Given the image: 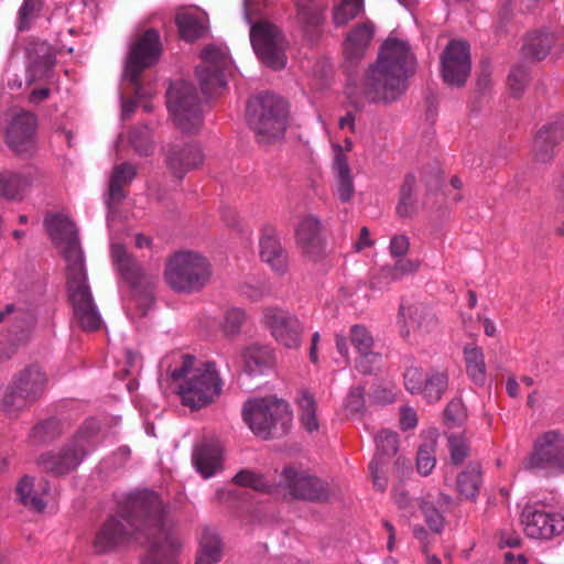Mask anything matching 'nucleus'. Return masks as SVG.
<instances>
[{
	"label": "nucleus",
	"instance_id": "f257e3e1",
	"mask_svg": "<svg viewBox=\"0 0 564 564\" xmlns=\"http://www.w3.org/2000/svg\"><path fill=\"white\" fill-rule=\"evenodd\" d=\"M129 511L108 519L97 532L94 549L98 553L115 551L135 539L149 546L143 564H176L173 556L182 543L164 519V507L153 491H141L129 499Z\"/></svg>",
	"mask_w": 564,
	"mask_h": 564
},
{
	"label": "nucleus",
	"instance_id": "f03ea898",
	"mask_svg": "<svg viewBox=\"0 0 564 564\" xmlns=\"http://www.w3.org/2000/svg\"><path fill=\"white\" fill-rule=\"evenodd\" d=\"M44 224L66 262V286L74 321L87 332L99 329L102 319L88 285L85 259L75 225L63 215L47 216Z\"/></svg>",
	"mask_w": 564,
	"mask_h": 564
},
{
	"label": "nucleus",
	"instance_id": "7ed1b4c3",
	"mask_svg": "<svg viewBox=\"0 0 564 564\" xmlns=\"http://www.w3.org/2000/svg\"><path fill=\"white\" fill-rule=\"evenodd\" d=\"M415 58L406 42L388 37L380 47L376 63L369 65L361 83L349 93L356 104H390L406 90Z\"/></svg>",
	"mask_w": 564,
	"mask_h": 564
},
{
	"label": "nucleus",
	"instance_id": "20e7f679",
	"mask_svg": "<svg viewBox=\"0 0 564 564\" xmlns=\"http://www.w3.org/2000/svg\"><path fill=\"white\" fill-rule=\"evenodd\" d=\"M171 358L174 365H169L167 373L183 405L199 410L219 398L223 380L215 362L182 354H173Z\"/></svg>",
	"mask_w": 564,
	"mask_h": 564
},
{
	"label": "nucleus",
	"instance_id": "39448f33",
	"mask_svg": "<svg viewBox=\"0 0 564 564\" xmlns=\"http://www.w3.org/2000/svg\"><path fill=\"white\" fill-rule=\"evenodd\" d=\"M243 420L256 435L269 438L288 431L292 413L285 401L265 397L250 400L245 404Z\"/></svg>",
	"mask_w": 564,
	"mask_h": 564
},
{
	"label": "nucleus",
	"instance_id": "423d86ee",
	"mask_svg": "<svg viewBox=\"0 0 564 564\" xmlns=\"http://www.w3.org/2000/svg\"><path fill=\"white\" fill-rule=\"evenodd\" d=\"M213 274L209 260L196 251H181L167 262L165 279L175 291L192 293L202 290Z\"/></svg>",
	"mask_w": 564,
	"mask_h": 564
},
{
	"label": "nucleus",
	"instance_id": "0eeeda50",
	"mask_svg": "<svg viewBox=\"0 0 564 564\" xmlns=\"http://www.w3.org/2000/svg\"><path fill=\"white\" fill-rule=\"evenodd\" d=\"M247 118L249 126L259 137L260 142L281 138L286 129L288 108L283 99L264 95L248 102Z\"/></svg>",
	"mask_w": 564,
	"mask_h": 564
},
{
	"label": "nucleus",
	"instance_id": "6e6552de",
	"mask_svg": "<svg viewBox=\"0 0 564 564\" xmlns=\"http://www.w3.org/2000/svg\"><path fill=\"white\" fill-rule=\"evenodd\" d=\"M46 384L45 375L37 367H30L13 378L0 397V412L15 417L18 412L35 402Z\"/></svg>",
	"mask_w": 564,
	"mask_h": 564
},
{
	"label": "nucleus",
	"instance_id": "1a4fd4ad",
	"mask_svg": "<svg viewBox=\"0 0 564 564\" xmlns=\"http://www.w3.org/2000/svg\"><path fill=\"white\" fill-rule=\"evenodd\" d=\"M250 42L259 59L272 69L285 66L288 42L281 29L268 20L250 26Z\"/></svg>",
	"mask_w": 564,
	"mask_h": 564
},
{
	"label": "nucleus",
	"instance_id": "9d476101",
	"mask_svg": "<svg viewBox=\"0 0 564 564\" xmlns=\"http://www.w3.org/2000/svg\"><path fill=\"white\" fill-rule=\"evenodd\" d=\"M167 107L178 128L185 132L196 130L202 123L198 96L192 84L174 82L166 94Z\"/></svg>",
	"mask_w": 564,
	"mask_h": 564
},
{
	"label": "nucleus",
	"instance_id": "9b49d317",
	"mask_svg": "<svg viewBox=\"0 0 564 564\" xmlns=\"http://www.w3.org/2000/svg\"><path fill=\"white\" fill-rule=\"evenodd\" d=\"M261 324L283 348L297 350L302 346L305 327L295 314L278 306H269L262 311Z\"/></svg>",
	"mask_w": 564,
	"mask_h": 564
},
{
	"label": "nucleus",
	"instance_id": "f8f14e48",
	"mask_svg": "<svg viewBox=\"0 0 564 564\" xmlns=\"http://www.w3.org/2000/svg\"><path fill=\"white\" fill-rule=\"evenodd\" d=\"M524 467L529 470L564 473V435L557 431H547L536 437Z\"/></svg>",
	"mask_w": 564,
	"mask_h": 564
},
{
	"label": "nucleus",
	"instance_id": "ddd939ff",
	"mask_svg": "<svg viewBox=\"0 0 564 564\" xmlns=\"http://www.w3.org/2000/svg\"><path fill=\"white\" fill-rule=\"evenodd\" d=\"M403 377L405 389L411 394L421 395L427 403L438 402L448 389V371L442 367L424 371L417 366H410Z\"/></svg>",
	"mask_w": 564,
	"mask_h": 564
},
{
	"label": "nucleus",
	"instance_id": "4468645a",
	"mask_svg": "<svg viewBox=\"0 0 564 564\" xmlns=\"http://www.w3.org/2000/svg\"><path fill=\"white\" fill-rule=\"evenodd\" d=\"M91 425H95L91 423ZM96 432L95 426H85L74 438L73 443L59 453H46L40 456L39 464L55 474H67L75 469L94 445L90 436Z\"/></svg>",
	"mask_w": 564,
	"mask_h": 564
},
{
	"label": "nucleus",
	"instance_id": "2eb2a0df",
	"mask_svg": "<svg viewBox=\"0 0 564 564\" xmlns=\"http://www.w3.org/2000/svg\"><path fill=\"white\" fill-rule=\"evenodd\" d=\"M200 58L196 75L203 93L213 96L226 85L225 72L230 64L228 52L224 47L209 45L202 51Z\"/></svg>",
	"mask_w": 564,
	"mask_h": 564
},
{
	"label": "nucleus",
	"instance_id": "dca6fc26",
	"mask_svg": "<svg viewBox=\"0 0 564 564\" xmlns=\"http://www.w3.org/2000/svg\"><path fill=\"white\" fill-rule=\"evenodd\" d=\"M441 76L452 87H463L471 70L469 45L464 41H451L440 56Z\"/></svg>",
	"mask_w": 564,
	"mask_h": 564
},
{
	"label": "nucleus",
	"instance_id": "f3484780",
	"mask_svg": "<svg viewBox=\"0 0 564 564\" xmlns=\"http://www.w3.org/2000/svg\"><path fill=\"white\" fill-rule=\"evenodd\" d=\"M161 54L159 33L150 29L144 32L130 47L124 66V77L137 83L139 74L153 65Z\"/></svg>",
	"mask_w": 564,
	"mask_h": 564
},
{
	"label": "nucleus",
	"instance_id": "a211bd4d",
	"mask_svg": "<svg viewBox=\"0 0 564 564\" xmlns=\"http://www.w3.org/2000/svg\"><path fill=\"white\" fill-rule=\"evenodd\" d=\"M521 524L529 538L547 540L564 531V517L539 509L535 505H525L521 513Z\"/></svg>",
	"mask_w": 564,
	"mask_h": 564
},
{
	"label": "nucleus",
	"instance_id": "6ab92c4d",
	"mask_svg": "<svg viewBox=\"0 0 564 564\" xmlns=\"http://www.w3.org/2000/svg\"><path fill=\"white\" fill-rule=\"evenodd\" d=\"M321 230V220L314 215L302 217L295 229L297 248L303 257L313 262L322 261L327 254Z\"/></svg>",
	"mask_w": 564,
	"mask_h": 564
},
{
	"label": "nucleus",
	"instance_id": "aec40b11",
	"mask_svg": "<svg viewBox=\"0 0 564 564\" xmlns=\"http://www.w3.org/2000/svg\"><path fill=\"white\" fill-rule=\"evenodd\" d=\"M50 484L42 476L24 475L14 486V501L28 510L42 513L48 505Z\"/></svg>",
	"mask_w": 564,
	"mask_h": 564
},
{
	"label": "nucleus",
	"instance_id": "412c9836",
	"mask_svg": "<svg viewBox=\"0 0 564 564\" xmlns=\"http://www.w3.org/2000/svg\"><path fill=\"white\" fill-rule=\"evenodd\" d=\"M280 481L294 498L314 501L327 498V486L324 481L293 467L283 469Z\"/></svg>",
	"mask_w": 564,
	"mask_h": 564
},
{
	"label": "nucleus",
	"instance_id": "4be33fe9",
	"mask_svg": "<svg viewBox=\"0 0 564 564\" xmlns=\"http://www.w3.org/2000/svg\"><path fill=\"white\" fill-rule=\"evenodd\" d=\"M36 119L30 112H20L11 119L6 132L9 148L18 154H30L36 148Z\"/></svg>",
	"mask_w": 564,
	"mask_h": 564
},
{
	"label": "nucleus",
	"instance_id": "5701e85b",
	"mask_svg": "<svg viewBox=\"0 0 564 564\" xmlns=\"http://www.w3.org/2000/svg\"><path fill=\"white\" fill-rule=\"evenodd\" d=\"M111 258L123 279L137 291H145L147 299L154 285L155 278L143 272L139 263L132 259L119 243L111 245Z\"/></svg>",
	"mask_w": 564,
	"mask_h": 564
},
{
	"label": "nucleus",
	"instance_id": "b1692460",
	"mask_svg": "<svg viewBox=\"0 0 564 564\" xmlns=\"http://www.w3.org/2000/svg\"><path fill=\"white\" fill-rule=\"evenodd\" d=\"M377 453L369 463V469L372 476L373 486L383 490L387 486L384 477L380 476V470L388 459L397 454L398 435L391 431H381L375 438Z\"/></svg>",
	"mask_w": 564,
	"mask_h": 564
},
{
	"label": "nucleus",
	"instance_id": "393cba45",
	"mask_svg": "<svg viewBox=\"0 0 564 564\" xmlns=\"http://www.w3.org/2000/svg\"><path fill=\"white\" fill-rule=\"evenodd\" d=\"M260 257L273 271L283 274L288 269L286 254L275 228L264 226L259 239Z\"/></svg>",
	"mask_w": 564,
	"mask_h": 564
},
{
	"label": "nucleus",
	"instance_id": "a878e982",
	"mask_svg": "<svg viewBox=\"0 0 564 564\" xmlns=\"http://www.w3.org/2000/svg\"><path fill=\"white\" fill-rule=\"evenodd\" d=\"M333 172L335 175V188L338 199L347 203L355 193L354 177L348 163V156L339 145H333Z\"/></svg>",
	"mask_w": 564,
	"mask_h": 564
},
{
	"label": "nucleus",
	"instance_id": "bb28decb",
	"mask_svg": "<svg viewBox=\"0 0 564 564\" xmlns=\"http://www.w3.org/2000/svg\"><path fill=\"white\" fill-rule=\"evenodd\" d=\"M373 24L365 22L354 28L346 36L344 42V56L350 63L360 61L373 37Z\"/></svg>",
	"mask_w": 564,
	"mask_h": 564
},
{
	"label": "nucleus",
	"instance_id": "cd10ccee",
	"mask_svg": "<svg viewBox=\"0 0 564 564\" xmlns=\"http://www.w3.org/2000/svg\"><path fill=\"white\" fill-rule=\"evenodd\" d=\"M564 139V124L553 123L542 128L533 142V152L539 162L550 161L555 152V148Z\"/></svg>",
	"mask_w": 564,
	"mask_h": 564
},
{
	"label": "nucleus",
	"instance_id": "c85d7f7f",
	"mask_svg": "<svg viewBox=\"0 0 564 564\" xmlns=\"http://www.w3.org/2000/svg\"><path fill=\"white\" fill-rule=\"evenodd\" d=\"M241 358L245 369L250 375H258L271 368L275 362L274 350L267 345L251 344L247 346Z\"/></svg>",
	"mask_w": 564,
	"mask_h": 564
},
{
	"label": "nucleus",
	"instance_id": "c756f323",
	"mask_svg": "<svg viewBox=\"0 0 564 564\" xmlns=\"http://www.w3.org/2000/svg\"><path fill=\"white\" fill-rule=\"evenodd\" d=\"M166 162L175 175L183 176L186 172L203 163V154L196 147L191 145L183 149L172 147L167 151Z\"/></svg>",
	"mask_w": 564,
	"mask_h": 564
},
{
	"label": "nucleus",
	"instance_id": "7c9ffc66",
	"mask_svg": "<svg viewBox=\"0 0 564 564\" xmlns=\"http://www.w3.org/2000/svg\"><path fill=\"white\" fill-rule=\"evenodd\" d=\"M0 322H9L13 324V332L25 333L30 330L35 323L34 310L25 303L8 304L0 312Z\"/></svg>",
	"mask_w": 564,
	"mask_h": 564
},
{
	"label": "nucleus",
	"instance_id": "2f4dec72",
	"mask_svg": "<svg viewBox=\"0 0 564 564\" xmlns=\"http://www.w3.org/2000/svg\"><path fill=\"white\" fill-rule=\"evenodd\" d=\"M193 464L204 477L210 478L221 469V452L215 445H202L193 454Z\"/></svg>",
	"mask_w": 564,
	"mask_h": 564
},
{
	"label": "nucleus",
	"instance_id": "473e14b6",
	"mask_svg": "<svg viewBox=\"0 0 564 564\" xmlns=\"http://www.w3.org/2000/svg\"><path fill=\"white\" fill-rule=\"evenodd\" d=\"M33 183L30 173L13 171L0 172V196L7 199H19Z\"/></svg>",
	"mask_w": 564,
	"mask_h": 564
},
{
	"label": "nucleus",
	"instance_id": "72a5a7b5",
	"mask_svg": "<svg viewBox=\"0 0 564 564\" xmlns=\"http://www.w3.org/2000/svg\"><path fill=\"white\" fill-rule=\"evenodd\" d=\"M223 554L221 541L212 529H204L199 539L195 564H216Z\"/></svg>",
	"mask_w": 564,
	"mask_h": 564
},
{
	"label": "nucleus",
	"instance_id": "f704fd0d",
	"mask_svg": "<svg viewBox=\"0 0 564 564\" xmlns=\"http://www.w3.org/2000/svg\"><path fill=\"white\" fill-rule=\"evenodd\" d=\"M181 37L187 42H193L205 34L207 31L206 17H198L191 11H182L175 18Z\"/></svg>",
	"mask_w": 564,
	"mask_h": 564
},
{
	"label": "nucleus",
	"instance_id": "c9c22d12",
	"mask_svg": "<svg viewBox=\"0 0 564 564\" xmlns=\"http://www.w3.org/2000/svg\"><path fill=\"white\" fill-rule=\"evenodd\" d=\"M424 442L420 445L417 457H416V468L417 471L427 476L435 467V447L437 441V430L430 429L422 434Z\"/></svg>",
	"mask_w": 564,
	"mask_h": 564
},
{
	"label": "nucleus",
	"instance_id": "e433bc0d",
	"mask_svg": "<svg viewBox=\"0 0 564 564\" xmlns=\"http://www.w3.org/2000/svg\"><path fill=\"white\" fill-rule=\"evenodd\" d=\"M481 471L478 464H469L465 470L457 476L456 488L464 499L474 500L480 488Z\"/></svg>",
	"mask_w": 564,
	"mask_h": 564
},
{
	"label": "nucleus",
	"instance_id": "4c0bfd02",
	"mask_svg": "<svg viewBox=\"0 0 564 564\" xmlns=\"http://www.w3.org/2000/svg\"><path fill=\"white\" fill-rule=\"evenodd\" d=\"M464 359L468 377L476 384L482 386L486 382V364L482 349L475 345L464 348Z\"/></svg>",
	"mask_w": 564,
	"mask_h": 564
},
{
	"label": "nucleus",
	"instance_id": "58836bf2",
	"mask_svg": "<svg viewBox=\"0 0 564 564\" xmlns=\"http://www.w3.org/2000/svg\"><path fill=\"white\" fill-rule=\"evenodd\" d=\"M135 167L129 163H122L113 167L109 183V196L113 202L124 197L123 186L129 184L135 176Z\"/></svg>",
	"mask_w": 564,
	"mask_h": 564
},
{
	"label": "nucleus",
	"instance_id": "ea45409f",
	"mask_svg": "<svg viewBox=\"0 0 564 564\" xmlns=\"http://www.w3.org/2000/svg\"><path fill=\"white\" fill-rule=\"evenodd\" d=\"M297 405L300 410V422L308 432L313 433L318 430L319 423L316 415V402L312 393L307 390H301L297 397Z\"/></svg>",
	"mask_w": 564,
	"mask_h": 564
},
{
	"label": "nucleus",
	"instance_id": "a19ab883",
	"mask_svg": "<svg viewBox=\"0 0 564 564\" xmlns=\"http://www.w3.org/2000/svg\"><path fill=\"white\" fill-rule=\"evenodd\" d=\"M554 43V36L550 33H533L527 36L523 45V54L532 59H543L552 44Z\"/></svg>",
	"mask_w": 564,
	"mask_h": 564
},
{
	"label": "nucleus",
	"instance_id": "79ce46f5",
	"mask_svg": "<svg viewBox=\"0 0 564 564\" xmlns=\"http://www.w3.org/2000/svg\"><path fill=\"white\" fill-rule=\"evenodd\" d=\"M409 317L411 323L421 333H431L437 326L435 314L426 306L417 304L409 308Z\"/></svg>",
	"mask_w": 564,
	"mask_h": 564
},
{
	"label": "nucleus",
	"instance_id": "37998d69",
	"mask_svg": "<svg viewBox=\"0 0 564 564\" xmlns=\"http://www.w3.org/2000/svg\"><path fill=\"white\" fill-rule=\"evenodd\" d=\"M297 20L305 26H317L323 20L322 8L314 0H299Z\"/></svg>",
	"mask_w": 564,
	"mask_h": 564
},
{
	"label": "nucleus",
	"instance_id": "c03bdc74",
	"mask_svg": "<svg viewBox=\"0 0 564 564\" xmlns=\"http://www.w3.org/2000/svg\"><path fill=\"white\" fill-rule=\"evenodd\" d=\"M364 8V0H343L334 8L333 21L336 26H343L355 19Z\"/></svg>",
	"mask_w": 564,
	"mask_h": 564
},
{
	"label": "nucleus",
	"instance_id": "a18cd8bd",
	"mask_svg": "<svg viewBox=\"0 0 564 564\" xmlns=\"http://www.w3.org/2000/svg\"><path fill=\"white\" fill-rule=\"evenodd\" d=\"M397 259L394 264L382 267L383 278L392 276L397 282L409 274L415 273L421 265L420 261L415 259H406L404 257Z\"/></svg>",
	"mask_w": 564,
	"mask_h": 564
},
{
	"label": "nucleus",
	"instance_id": "49530a36",
	"mask_svg": "<svg viewBox=\"0 0 564 564\" xmlns=\"http://www.w3.org/2000/svg\"><path fill=\"white\" fill-rule=\"evenodd\" d=\"M246 319L247 315L243 310L239 307H229L224 313V318L220 324L221 330L226 336H237Z\"/></svg>",
	"mask_w": 564,
	"mask_h": 564
},
{
	"label": "nucleus",
	"instance_id": "de8ad7c7",
	"mask_svg": "<svg viewBox=\"0 0 564 564\" xmlns=\"http://www.w3.org/2000/svg\"><path fill=\"white\" fill-rule=\"evenodd\" d=\"M234 481L239 486L249 487L258 491H272V486L264 479V477L252 470H240L235 476Z\"/></svg>",
	"mask_w": 564,
	"mask_h": 564
},
{
	"label": "nucleus",
	"instance_id": "09e8293b",
	"mask_svg": "<svg viewBox=\"0 0 564 564\" xmlns=\"http://www.w3.org/2000/svg\"><path fill=\"white\" fill-rule=\"evenodd\" d=\"M413 187H414V177L406 176L401 191H400V202L397 207V213L401 217H406L414 212V199H413Z\"/></svg>",
	"mask_w": 564,
	"mask_h": 564
},
{
	"label": "nucleus",
	"instance_id": "8fccbe9b",
	"mask_svg": "<svg viewBox=\"0 0 564 564\" xmlns=\"http://www.w3.org/2000/svg\"><path fill=\"white\" fill-rule=\"evenodd\" d=\"M350 340L358 352L368 351L373 348V338L369 330L362 325H354L350 328Z\"/></svg>",
	"mask_w": 564,
	"mask_h": 564
},
{
	"label": "nucleus",
	"instance_id": "3c124183",
	"mask_svg": "<svg viewBox=\"0 0 564 564\" xmlns=\"http://www.w3.org/2000/svg\"><path fill=\"white\" fill-rule=\"evenodd\" d=\"M381 360V355L370 349L359 352L355 361V367L359 372L368 375L379 368Z\"/></svg>",
	"mask_w": 564,
	"mask_h": 564
},
{
	"label": "nucleus",
	"instance_id": "603ef678",
	"mask_svg": "<svg viewBox=\"0 0 564 564\" xmlns=\"http://www.w3.org/2000/svg\"><path fill=\"white\" fill-rule=\"evenodd\" d=\"M448 447L451 452V459L455 465L462 464L469 455V446L462 435L449 434Z\"/></svg>",
	"mask_w": 564,
	"mask_h": 564
},
{
	"label": "nucleus",
	"instance_id": "864d4df0",
	"mask_svg": "<svg viewBox=\"0 0 564 564\" xmlns=\"http://www.w3.org/2000/svg\"><path fill=\"white\" fill-rule=\"evenodd\" d=\"M42 1L41 0H24L20 10L18 18V28L19 30H25L29 28L31 21L36 17L39 11L41 10Z\"/></svg>",
	"mask_w": 564,
	"mask_h": 564
},
{
	"label": "nucleus",
	"instance_id": "5fc2aeb1",
	"mask_svg": "<svg viewBox=\"0 0 564 564\" xmlns=\"http://www.w3.org/2000/svg\"><path fill=\"white\" fill-rule=\"evenodd\" d=\"M444 415L446 423L452 426L462 425L467 416L465 406L458 399H454L448 402L444 411Z\"/></svg>",
	"mask_w": 564,
	"mask_h": 564
},
{
	"label": "nucleus",
	"instance_id": "6e6d98bb",
	"mask_svg": "<svg viewBox=\"0 0 564 564\" xmlns=\"http://www.w3.org/2000/svg\"><path fill=\"white\" fill-rule=\"evenodd\" d=\"M421 510L431 531L438 533L443 528V516L430 501L421 503Z\"/></svg>",
	"mask_w": 564,
	"mask_h": 564
},
{
	"label": "nucleus",
	"instance_id": "4d7b16f0",
	"mask_svg": "<svg viewBox=\"0 0 564 564\" xmlns=\"http://www.w3.org/2000/svg\"><path fill=\"white\" fill-rule=\"evenodd\" d=\"M130 142L141 155H149L152 151L148 128H143L140 132L133 131L130 135Z\"/></svg>",
	"mask_w": 564,
	"mask_h": 564
},
{
	"label": "nucleus",
	"instance_id": "13d9d810",
	"mask_svg": "<svg viewBox=\"0 0 564 564\" xmlns=\"http://www.w3.org/2000/svg\"><path fill=\"white\" fill-rule=\"evenodd\" d=\"M528 72L523 67H516L509 74V86L511 91L519 96L525 88L528 83Z\"/></svg>",
	"mask_w": 564,
	"mask_h": 564
},
{
	"label": "nucleus",
	"instance_id": "bf43d9fd",
	"mask_svg": "<svg viewBox=\"0 0 564 564\" xmlns=\"http://www.w3.org/2000/svg\"><path fill=\"white\" fill-rule=\"evenodd\" d=\"M365 404L364 390L361 388H354L345 400V409L350 414L358 413L362 410Z\"/></svg>",
	"mask_w": 564,
	"mask_h": 564
},
{
	"label": "nucleus",
	"instance_id": "052dcab7",
	"mask_svg": "<svg viewBox=\"0 0 564 564\" xmlns=\"http://www.w3.org/2000/svg\"><path fill=\"white\" fill-rule=\"evenodd\" d=\"M410 249V241L405 235H394L390 239L389 251L393 258L405 257Z\"/></svg>",
	"mask_w": 564,
	"mask_h": 564
},
{
	"label": "nucleus",
	"instance_id": "680f3d73",
	"mask_svg": "<svg viewBox=\"0 0 564 564\" xmlns=\"http://www.w3.org/2000/svg\"><path fill=\"white\" fill-rule=\"evenodd\" d=\"M395 282L392 276L383 278L382 267L370 278L369 288L375 291H383L391 283Z\"/></svg>",
	"mask_w": 564,
	"mask_h": 564
},
{
	"label": "nucleus",
	"instance_id": "e2e57ef3",
	"mask_svg": "<svg viewBox=\"0 0 564 564\" xmlns=\"http://www.w3.org/2000/svg\"><path fill=\"white\" fill-rule=\"evenodd\" d=\"M417 417L416 412L409 406H404L401 410L400 424L403 430L413 429L416 426Z\"/></svg>",
	"mask_w": 564,
	"mask_h": 564
},
{
	"label": "nucleus",
	"instance_id": "0e129e2a",
	"mask_svg": "<svg viewBox=\"0 0 564 564\" xmlns=\"http://www.w3.org/2000/svg\"><path fill=\"white\" fill-rule=\"evenodd\" d=\"M372 243H373V241L370 238L369 229L367 227H362L360 229V234H359L358 240L354 243V249L356 251H361V250H364L366 248L371 247Z\"/></svg>",
	"mask_w": 564,
	"mask_h": 564
},
{
	"label": "nucleus",
	"instance_id": "69168bd1",
	"mask_svg": "<svg viewBox=\"0 0 564 564\" xmlns=\"http://www.w3.org/2000/svg\"><path fill=\"white\" fill-rule=\"evenodd\" d=\"M321 341V334L318 332L313 333L311 337V345H310V351L308 357L310 361L313 365L318 364V344Z\"/></svg>",
	"mask_w": 564,
	"mask_h": 564
},
{
	"label": "nucleus",
	"instance_id": "338daca9",
	"mask_svg": "<svg viewBox=\"0 0 564 564\" xmlns=\"http://www.w3.org/2000/svg\"><path fill=\"white\" fill-rule=\"evenodd\" d=\"M477 321L482 324L484 332L487 336L494 337L496 335L497 328L495 326V323L490 318L479 315Z\"/></svg>",
	"mask_w": 564,
	"mask_h": 564
},
{
	"label": "nucleus",
	"instance_id": "774afa93",
	"mask_svg": "<svg viewBox=\"0 0 564 564\" xmlns=\"http://www.w3.org/2000/svg\"><path fill=\"white\" fill-rule=\"evenodd\" d=\"M335 343H336V348H337L338 352L343 357L347 358L348 357V344H347L346 336L343 334H336Z\"/></svg>",
	"mask_w": 564,
	"mask_h": 564
}]
</instances>
